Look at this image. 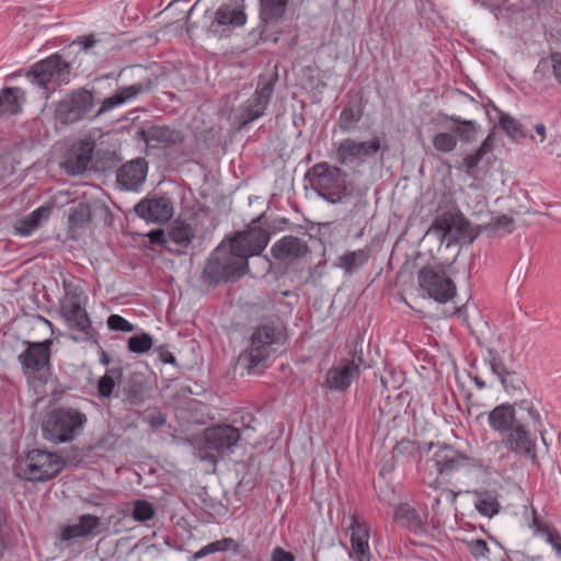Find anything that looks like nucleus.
I'll return each mask as SVG.
<instances>
[{
    "label": "nucleus",
    "instance_id": "nucleus-39",
    "mask_svg": "<svg viewBox=\"0 0 561 561\" xmlns=\"http://www.w3.org/2000/svg\"><path fill=\"white\" fill-rule=\"evenodd\" d=\"M549 69L552 70L554 79L561 84V53H552L549 57L541 58L535 73H545Z\"/></svg>",
    "mask_w": 561,
    "mask_h": 561
},
{
    "label": "nucleus",
    "instance_id": "nucleus-13",
    "mask_svg": "<svg viewBox=\"0 0 561 561\" xmlns=\"http://www.w3.org/2000/svg\"><path fill=\"white\" fill-rule=\"evenodd\" d=\"M380 148L381 141L378 136L364 141L346 137L335 145L333 159L337 167H348L364 162L375 156Z\"/></svg>",
    "mask_w": 561,
    "mask_h": 561
},
{
    "label": "nucleus",
    "instance_id": "nucleus-61",
    "mask_svg": "<svg viewBox=\"0 0 561 561\" xmlns=\"http://www.w3.org/2000/svg\"><path fill=\"white\" fill-rule=\"evenodd\" d=\"M513 556H514V559L511 560V561H542V557L541 556L530 557V556H528L525 552L519 551V550H513Z\"/></svg>",
    "mask_w": 561,
    "mask_h": 561
},
{
    "label": "nucleus",
    "instance_id": "nucleus-34",
    "mask_svg": "<svg viewBox=\"0 0 561 561\" xmlns=\"http://www.w3.org/2000/svg\"><path fill=\"white\" fill-rule=\"evenodd\" d=\"M474 508L484 517L492 518L501 511L499 493L495 490L476 491Z\"/></svg>",
    "mask_w": 561,
    "mask_h": 561
},
{
    "label": "nucleus",
    "instance_id": "nucleus-45",
    "mask_svg": "<svg viewBox=\"0 0 561 561\" xmlns=\"http://www.w3.org/2000/svg\"><path fill=\"white\" fill-rule=\"evenodd\" d=\"M152 337L148 333L133 335L128 339L127 348L131 353L142 354L152 347Z\"/></svg>",
    "mask_w": 561,
    "mask_h": 561
},
{
    "label": "nucleus",
    "instance_id": "nucleus-56",
    "mask_svg": "<svg viewBox=\"0 0 561 561\" xmlns=\"http://www.w3.org/2000/svg\"><path fill=\"white\" fill-rule=\"evenodd\" d=\"M520 409L525 410L528 413V416L531 421V425L534 428H537L538 426H541V415L540 413L535 409L534 404L531 402L522 401L520 402Z\"/></svg>",
    "mask_w": 561,
    "mask_h": 561
},
{
    "label": "nucleus",
    "instance_id": "nucleus-42",
    "mask_svg": "<svg viewBox=\"0 0 561 561\" xmlns=\"http://www.w3.org/2000/svg\"><path fill=\"white\" fill-rule=\"evenodd\" d=\"M499 380L507 393L522 392L526 387L524 376L515 370L508 369Z\"/></svg>",
    "mask_w": 561,
    "mask_h": 561
},
{
    "label": "nucleus",
    "instance_id": "nucleus-24",
    "mask_svg": "<svg viewBox=\"0 0 561 561\" xmlns=\"http://www.w3.org/2000/svg\"><path fill=\"white\" fill-rule=\"evenodd\" d=\"M139 137L150 146L162 144L164 146H175L183 144L185 135L183 130L170 127L168 125H148L138 131Z\"/></svg>",
    "mask_w": 561,
    "mask_h": 561
},
{
    "label": "nucleus",
    "instance_id": "nucleus-14",
    "mask_svg": "<svg viewBox=\"0 0 561 561\" xmlns=\"http://www.w3.org/2000/svg\"><path fill=\"white\" fill-rule=\"evenodd\" d=\"M420 288L432 299L445 304L456 295V285L443 270L423 266L417 272Z\"/></svg>",
    "mask_w": 561,
    "mask_h": 561
},
{
    "label": "nucleus",
    "instance_id": "nucleus-49",
    "mask_svg": "<svg viewBox=\"0 0 561 561\" xmlns=\"http://www.w3.org/2000/svg\"><path fill=\"white\" fill-rule=\"evenodd\" d=\"M106 324L111 331L116 332L128 333L133 332L135 329L134 324L119 314H111L106 320Z\"/></svg>",
    "mask_w": 561,
    "mask_h": 561
},
{
    "label": "nucleus",
    "instance_id": "nucleus-36",
    "mask_svg": "<svg viewBox=\"0 0 561 561\" xmlns=\"http://www.w3.org/2000/svg\"><path fill=\"white\" fill-rule=\"evenodd\" d=\"M420 444L409 438L397 442L391 451L392 461L399 465L411 463L420 454Z\"/></svg>",
    "mask_w": 561,
    "mask_h": 561
},
{
    "label": "nucleus",
    "instance_id": "nucleus-21",
    "mask_svg": "<svg viewBox=\"0 0 561 561\" xmlns=\"http://www.w3.org/2000/svg\"><path fill=\"white\" fill-rule=\"evenodd\" d=\"M351 531V552L350 557L356 561H371V552L369 549L370 527L357 515L351 517L348 526Z\"/></svg>",
    "mask_w": 561,
    "mask_h": 561
},
{
    "label": "nucleus",
    "instance_id": "nucleus-19",
    "mask_svg": "<svg viewBox=\"0 0 561 561\" xmlns=\"http://www.w3.org/2000/svg\"><path fill=\"white\" fill-rule=\"evenodd\" d=\"M135 214L147 222H167L174 213L172 198L167 195H148L134 206Z\"/></svg>",
    "mask_w": 561,
    "mask_h": 561
},
{
    "label": "nucleus",
    "instance_id": "nucleus-1",
    "mask_svg": "<svg viewBox=\"0 0 561 561\" xmlns=\"http://www.w3.org/2000/svg\"><path fill=\"white\" fill-rule=\"evenodd\" d=\"M262 216L242 231L226 237L210 253L203 271L208 285L234 282L249 272V257L260 255L270 242V232L260 226Z\"/></svg>",
    "mask_w": 561,
    "mask_h": 561
},
{
    "label": "nucleus",
    "instance_id": "nucleus-60",
    "mask_svg": "<svg viewBox=\"0 0 561 561\" xmlns=\"http://www.w3.org/2000/svg\"><path fill=\"white\" fill-rule=\"evenodd\" d=\"M542 536H546V541L550 543L552 548L561 541L559 531L553 527H550Z\"/></svg>",
    "mask_w": 561,
    "mask_h": 561
},
{
    "label": "nucleus",
    "instance_id": "nucleus-6",
    "mask_svg": "<svg viewBox=\"0 0 561 561\" xmlns=\"http://www.w3.org/2000/svg\"><path fill=\"white\" fill-rule=\"evenodd\" d=\"M85 300L87 296L82 290H66L65 297L60 300L59 311L68 328L79 333L71 336L75 342L98 344L99 334L84 308Z\"/></svg>",
    "mask_w": 561,
    "mask_h": 561
},
{
    "label": "nucleus",
    "instance_id": "nucleus-7",
    "mask_svg": "<svg viewBox=\"0 0 561 561\" xmlns=\"http://www.w3.org/2000/svg\"><path fill=\"white\" fill-rule=\"evenodd\" d=\"M87 421V415L78 409H54L43 423V436L54 444L71 442L81 434Z\"/></svg>",
    "mask_w": 561,
    "mask_h": 561
},
{
    "label": "nucleus",
    "instance_id": "nucleus-57",
    "mask_svg": "<svg viewBox=\"0 0 561 561\" xmlns=\"http://www.w3.org/2000/svg\"><path fill=\"white\" fill-rule=\"evenodd\" d=\"M271 561H295V556L280 547L273 549Z\"/></svg>",
    "mask_w": 561,
    "mask_h": 561
},
{
    "label": "nucleus",
    "instance_id": "nucleus-25",
    "mask_svg": "<svg viewBox=\"0 0 561 561\" xmlns=\"http://www.w3.org/2000/svg\"><path fill=\"white\" fill-rule=\"evenodd\" d=\"M205 447L222 453L234 446L240 439V432L232 425H217L205 431Z\"/></svg>",
    "mask_w": 561,
    "mask_h": 561
},
{
    "label": "nucleus",
    "instance_id": "nucleus-59",
    "mask_svg": "<svg viewBox=\"0 0 561 561\" xmlns=\"http://www.w3.org/2000/svg\"><path fill=\"white\" fill-rule=\"evenodd\" d=\"M157 352L159 355V359L161 362H163L164 364H171V365L176 364L175 356L169 350H167L164 346L158 347Z\"/></svg>",
    "mask_w": 561,
    "mask_h": 561
},
{
    "label": "nucleus",
    "instance_id": "nucleus-30",
    "mask_svg": "<svg viewBox=\"0 0 561 561\" xmlns=\"http://www.w3.org/2000/svg\"><path fill=\"white\" fill-rule=\"evenodd\" d=\"M394 520L403 528L415 535H424L426 527L417 511L408 503H401L394 508Z\"/></svg>",
    "mask_w": 561,
    "mask_h": 561
},
{
    "label": "nucleus",
    "instance_id": "nucleus-44",
    "mask_svg": "<svg viewBox=\"0 0 561 561\" xmlns=\"http://www.w3.org/2000/svg\"><path fill=\"white\" fill-rule=\"evenodd\" d=\"M156 515L153 504L147 500H136L134 502L131 516L135 520L145 523L152 519Z\"/></svg>",
    "mask_w": 561,
    "mask_h": 561
},
{
    "label": "nucleus",
    "instance_id": "nucleus-3",
    "mask_svg": "<svg viewBox=\"0 0 561 561\" xmlns=\"http://www.w3.org/2000/svg\"><path fill=\"white\" fill-rule=\"evenodd\" d=\"M305 176L312 191L330 204H343L362 196L359 190L347 182V174L337 165L318 162Z\"/></svg>",
    "mask_w": 561,
    "mask_h": 561
},
{
    "label": "nucleus",
    "instance_id": "nucleus-12",
    "mask_svg": "<svg viewBox=\"0 0 561 561\" xmlns=\"http://www.w3.org/2000/svg\"><path fill=\"white\" fill-rule=\"evenodd\" d=\"M65 468V461L55 453L44 449L30 450L20 465V476L32 482H45L56 477Z\"/></svg>",
    "mask_w": 561,
    "mask_h": 561
},
{
    "label": "nucleus",
    "instance_id": "nucleus-23",
    "mask_svg": "<svg viewBox=\"0 0 561 561\" xmlns=\"http://www.w3.org/2000/svg\"><path fill=\"white\" fill-rule=\"evenodd\" d=\"M347 96L350 100L341 111L336 121L340 130L343 133H350L356 128L357 124L364 116L367 104L362 90H358L355 93L348 92Z\"/></svg>",
    "mask_w": 561,
    "mask_h": 561
},
{
    "label": "nucleus",
    "instance_id": "nucleus-37",
    "mask_svg": "<svg viewBox=\"0 0 561 561\" xmlns=\"http://www.w3.org/2000/svg\"><path fill=\"white\" fill-rule=\"evenodd\" d=\"M446 119L454 123L451 131L456 137H459L460 141L471 144L477 139V133L479 129L477 122L463 119L456 115H446Z\"/></svg>",
    "mask_w": 561,
    "mask_h": 561
},
{
    "label": "nucleus",
    "instance_id": "nucleus-63",
    "mask_svg": "<svg viewBox=\"0 0 561 561\" xmlns=\"http://www.w3.org/2000/svg\"><path fill=\"white\" fill-rule=\"evenodd\" d=\"M82 501L93 506H100L103 503V497L100 494L92 493L83 497Z\"/></svg>",
    "mask_w": 561,
    "mask_h": 561
},
{
    "label": "nucleus",
    "instance_id": "nucleus-33",
    "mask_svg": "<svg viewBox=\"0 0 561 561\" xmlns=\"http://www.w3.org/2000/svg\"><path fill=\"white\" fill-rule=\"evenodd\" d=\"M26 101L25 91L18 87L0 90V116L4 113L19 114Z\"/></svg>",
    "mask_w": 561,
    "mask_h": 561
},
{
    "label": "nucleus",
    "instance_id": "nucleus-48",
    "mask_svg": "<svg viewBox=\"0 0 561 561\" xmlns=\"http://www.w3.org/2000/svg\"><path fill=\"white\" fill-rule=\"evenodd\" d=\"M488 228L493 231L502 230L505 233H512L515 230V220L513 217L507 215H501L492 219V221L488 225Z\"/></svg>",
    "mask_w": 561,
    "mask_h": 561
},
{
    "label": "nucleus",
    "instance_id": "nucleus-41",
    "mask_svg": "<svg viewBox=\"0 0 561 561\" xmlns=\"http://www.w3.org/2000/svg\"><path fill=\"white\" fill-rule=\"evenodd\" d=\"M432 144L437 151L449 153L456 149L458 139L451 130L440 131L433 136Z\"/></svg>",
    "mask_w": 561,
    "mask_h": 561
},
{
    "label": "nucleus",
    "instance_id": "nucleus-62",
    "mask_svg": "<svg viewBox=\"0 0 561 561\" xmlns=\"http://www.w3.org/2000/svg\"><path fill=\"white\" fill-rule=\"evenodd\" d=\"M493 145H494L493 135L489 134L477 150L481 151V153L483 156H485L488 152H490L493 149Z\"/></svg>",
    "mask_w": 561,
    "mask_h": 561
},
{
    "label": "nucleus",
    "instance_id": "nucleus-11",
    "mask_svg": "<svg viewBox=\"0 0 561 561\" xmlns=\"http://www.w3.org/2000/svg\"><path fill=\"white\" fill-rule=\"evenodd\" d=\"M350 358H343L336 366H332L325 374V386L333 391L347 390L354 380L360 376V369L369 368L365 362L362 343L354 342Z\"/></svg>",
    "mask_w": 561,
    "mask_h": 561
},
{
    "label": "nucleus",
    "instance_id": "nucleus-28",
    "mask_svg": "<svg viewBox=\"0 0 561 561\" xmlns=\"http://www.w3.org/2000/svg\"><path fill=\"white\" fill-rule=\"evenodd\" d=\"M289 0H259L260 2V20L262 22L261 38L262 42L270 41L265 34L264 26L276 25L285 15Z\"/></svg>",
    "mask_w": 561,
    "mask_h": 561
},
{
    "label": "nucleus",
    "instance_id": "nucleus-55",
    "mask_svg": "<svg viewBox=\"0 0 561 561\" xmlns=\"http://www.w3.org/2000/svg\"><path fill=\"white\" fill-rule=\"evenodd\" d=\"M520 409L525 410L528 413V416L531 421V425L534 428H537L538 426H541V415L540 413L535 409L534 404L531 402L522 401L520 402Z\"/></svg>",
    "mask_w": 561,
    "mask_h": 561
},
{
    "label": "nucleus",
    "instance_id": "nucleus-53",
    "mask_svg": "<svg viewBox=\"0 0 561 561\" xmlns=\"http://www.w3.org/2000/svg\"><path fill=\"white\" fill-rule=\"evenodd\" d=\"M152 430L161 428L167 424V415L161 411H154L144 417Z\"/></svg>",
    "mask_w": 561,
    "mask_h": 561
},
{
    "label": "nucleus",
    "instance_id": "nucleus-54",
    "mask_svg": "<svg viewBox=\"0 0 561 561\" xmlns=\"http://www.w3.org/2000/svg\"><path fill=\"white\" fill-rule=\"evenodd\" d=\"M147 238L150 243L158 244L163 247L165 250L172 252L170 248L167 247L168 238L163 229H153L147 233Z\"/></svg>",
    "mask_w": 561,
    "mask_h": 561
},
{
    "label": "nucleus",
    "instance_id": "nucleus-52",
    "mask_svg": "<svg viewBox=\"0 0 561 561\" xmlns=\"http://www.w3.org/2000/svg\"><path fill=\"white\" fill-rule=\"evenodd\" d=\"M483 158L484 156L481 153V151L476 150L473 153L463 158L461 165L458 167V169L469 172L476 169Z\"/></svg>",
    "mask_w": 561,
    "mask_h": 561
},
{
    "label": "nucleus",
    "instance_id": "nucleus-50",
    "mask_svg": "<svg viewBox=\"0 0 561 561\" xmlns=\"http://www.w3.org/2000/svg\"><path fill=\"white\" fill-rule=\"evenodd\" d=\"M467 549L476 559L485 558L490 552L486 541L480 538L467 541Z\"/></svg>",
    "mask_w": 561,
    "mask_h": 561
},
{
    "label": "nucleus",
    "instance_id": "nucleus-15",
    "mask_svg": "<svg viewBox=\"0 0 561 561\" xmlns=\"http://www.w3.org/2000/svg\"><path fill=\"white\" fill-rule=\"evenodd\" d=\"M501 445L508 451L524 456L533 462H537V444L536 437L531 435L529 424L524 421H517L510 431L502 435Z\"/></svg>",
    "mask_w": 561,
    "mask_h": 561
},
{
    "label": "nucleus",
    "instance_id": "nucleus-29",
    "mask_svg": "<svg viewBox=\"0 0 561 561\" xmlns=\"http://www.w3.org/2000/svg\"><path fill=\"white\" fill-rule=\"evenodd\" d=\"M519 421L516 417L514 405L502 403L488 413L489 426L496 433L503 435Z\"/></svg>",
    "mask_w": 561,
    "mask_h": 561
},
{
    "label": "nucleus",
    "instance_id": "nucleus-22",
    "mask_svg": "<svg viewBox=\"0 0 561 561\" xmlns=\"http://www.w3.org/2000/svg\"><path fill=\"white\" fill-rule=\"evenodd\" d=\"M148 163L138 157L124 163L116 172L117 184L126 191H137L146 181Z\"/></svg>",
    "mask_w": 561,
    "mask_h": 561
},
{
    "label": "nucleus",
    "instance_id": "nucleus-16",
    "mask_svg": "<svg viewBox=\"0 0 561 561\" xmlns=\"http://www.w3.org/2000/svg\"><path fill=\"white\" fill-rule=\"evenodd\" d=\"M274 84L273 79L265 81L260 79L254 93L239 107L238 119L240 127L248 125L264 114L273 95Z\"/></svg>",
    "mask_w": 561,
    "mask_h": 561
},
{
    "label": "nucleus",
    "instance_id": "nucleus-58",
    "mask_svg": "<svg viewBox=\"0 0 561 561\" xmlns=\"http://www.w3.org/2000/svg\"><path fill=\"white\" fill-rule=\"evenodd\" d=\"M98 39L94 37L93 34L79 36L73 42L72 45H79L82 49L89 50L92 48Z\"/></svg>",
    "mask_w": 561,
    "mask_h": 561
},
{
    "label": "nucleus",
    "instance_id": "nucleus-18",
    "mask_svg": "<svg viewBox=\"0 0 561 561\" xmlns=\"http://www.w3.org/2000/svg\"><path fill=\"white\" fill-rule=\"evenodd\" d=\"M245 23L247 14L243 7L222 3L214 12L211 21L207 26V33L218 38L228 37L233 28L241 27Z\"/></svg>",
    "mask_w": 561,
    "mask_h": 561
},
{
    "label": "nucleus",
    "instance_id": "nucleus-8",
    "mask_svg": "<svg viewBox=\"0 0 561 561\" xmlns=\"http://www.w3.org/2000/svg\"><path fill=\"white\" fill-rule=\"evenodd\" d=\"M434 447H436V450L430 460L434 463V467L436 468V474L434 476L432 472H430L428 474L424 472L422 474L423 483L427 484L433 489H438L442 485L438 479L439 476H449L453 472L459 471L462 468L476 466V460L473 458L469 457L463 453H460L451 445L439 442H431L427 444L426 451H431V449Z\"/></svg>",
    "mask_w": 561,
    "mask_h": 561
},
{
    "label": "nucleus",
    "instance_id": "nucleus-2",
    "mask_svg": "<svg viewBox=\"0 0 561 561\" xmlns=\"http://www.w3.org/2000/svg\"><path fill=\"white\" fill-rule=\"evenodd\" d=\"M153 87L154 80L151 78L123 87L113 95L105 98L96 111L93 90H89L85 87L72 89L55 103L54 116L55 119L62 125H72L82 121H93L137 99L141 94L149 93Z\"/></svg>",
    "mask_w": 561,
    "mask_h": 561
},
{
    "label": "nucleus",
    "instance_id": "nucleus-9",
    "mask_svg": "<svg viewBox=\"0 0 561 561\" xmlns=\"http://www.w3.org/2000/svg\"><path fill=\"white\" fill-rule=\"evenodd\" d=\"M70 62L56 53L32 65L26 78L32 84L48 91V98L56 88L70 82Z\"/></svg>",
    "mask_w": 561,
    "mask_h": 561
},
{
    "label": "nucleus",
    "instance_id": "nucleus-27",
    "mask_svg": "<svg viewBox=\"0 0 561 561\" xmlns=\"http://www.w3.org/2000/svg\"><path fill=\"white\" fill-rule=\"evenodd\" d=\"M309 252L307 242L295 236H285L271 248L274 259L283 262H293Z\"/></svg>",
    "mask_w": 561,
    "mask_h": 561
},
{
    "label": "nucleus",
    "instance_id": "nucleus-4",
    "mask_svg": "<svg viewBox=\"0 0 561 561\" xmlns=\"http://www.w3.org/2000/svg\"><path fill=\"white\" fill-rule=\"evenodd\" d=\"M282 331L270 321L253 329L250 344L239 356L240 365L250 375H259L267 367L271 355L276 351L274 345L280 343Z\"/></svg>",
    "mask_w": 561,
    "mask_h": 561
},
{
    "label": "nucleus",
    "instance_id": "nucleus-35",
    "mask_svg": "<svg viewBox=\"0 0 561 561\" xmlns=\"http://www.w3.org/2000/svg\"><path fill=\"white\" fill-rule=\"evenodd\" d=\"M124 379L121 365L113 366L98 380V394L102 399L111 398L115 389L118 388L121 380Z\"/></svg>",
    "mask_w": 561,
    "mask_h": 561
},
{
    "label": "nucleus",
    "instance_id": "nucleus-10",
    "mask_svg": "<svg viewBox=\"0 0 561 561\" xmlns=\"http://www.w3.org/2000/svg\"><path fill=\"white\" fill-rule=\"evenodd\" d=\"M158 391L154 377L146 371L134 370L121 380L115 396L128 408H140L151 401Z\"/></svg>",
    "mask_w": 561,
    "mask_h": 561
},
{
    "label": "nucleus",
    "instance_id": "nucleus-5",
    "mask_svg": "<svg viewBox=\"0 0 561 561\" xmlns=\"http://www.w3.org/2000/svg\"><path fill=\"white\" fill-rule=\"evenodd\" d=\"M23 345V352L18 355L22 375L30 385H46L51 374L53 340L24 341Z\"/></svg>",
    "mask_w": 561,
    "mask_h": 561
},
{
    "label": "nucleus",
    "instance_id": "nucleus-20",
    "mask_svg": "<svg viewBox=\"0 0 561 561\" xmlns=\"http://www.w3.org/2000/svg\"><path fill=\"white\" fill-rule=\"evenodd\" d=\"M95 144L92 139H82L75 144L60 162V168L68 175L85 172L92 161Z\"/></svg>",
    "mask_w": 561,
    "mask_h": 561
},
{
    "label": "nucleus",
    "instance_id": "nucleus-64",
    "mask_svg": "<svg viewBox=\"0 0 561 561\" xmlns=\"http://www.w3.org/2000/svg\"><path fill=\"white\" fill-rule=\"evenodd\" d=\"M394 463H397V462H396V461H392V460H391V461H387V462L381 467L379 474L385 477L386 474L391 473V472L393 471V469H394Z\"/></svg>",
    "mask_w": 561,
    "mask_h": 561
},
{
    "label": "nucleus",
    "instance_id": "nucleus-31",
    "mask_svg": "<svg viewBox=\"0 0 561 561\" xmlns=\"http://www.w3.org/2000/svg\"><path fill=\"white\" fill-rule=\"evenodd\" d=\"M370 254L369 248L346 251L335 260L334 266L342 270L345 275H353L368 263Z\"/></svg>",
    "mask_w": 561,
    "mask_h": 561
},
{
    "label": "nucleus",
    "instance_id": "nucleus-47",
    "mask_svg": "<svg viewBox=\"0 0 561 561\" xmlns=\"http://www.w3.org/2000/svg\"><path fill=\"white\" fill-rule=\"evenodd\" d=\"M233 540L230 539V538H225V539H221V540L213 541V542L204 546L198 551H196L193 557H194L195 560H198V559H202V558H204V557H206L207 554H210V553H215V552H218V551H226V550L229 549L230 543Z\"/></svg>",
    "mask_w": 561,
    "mask_h": 561
},
{
    "label": "nucleus",
    "instance_id": "nucleus-32",
    "mask_svg": "<svg viewBox=\"0 0 561 561\" xmlns=\"http://www.w3.org/2000/svg\"><path fill=\"white\" fill-rule=\"evenodd\" d=\"M51 211V206H41L36 208L16 221V233L23 237L32 234L43 222L48 220Z\"/></svg>",
    "mask_w": 561,
    "mask_h": 561
},
{
    "label": "nucleus",
    "instance_id": "nucleus-40",
    "mask_svg": "<svg viewBox=\"0 0 561 561\" xmlns=\"http://www.w3.org/2000/svg\"><path fill=\"white\" fill-rule=\"evenodd\" d=\"M499 125L510 138L519 139L526 136L523 125L510 114L501 113L499 117Z\"/></svg>",
    "mask_w": 561,
    "mask_h": 561
},
{
    "label": "nucleus",
    "instance_id": "nucleus-51",
    "mask_svg": "<svg viewBox=\"0 0 561 561\" xmlns=\"http://www.w3.org/2000/svg\"><path fill=\"white\" fill-rule=\"evenodd\" d=\"M528 527L533 530L534 535H543L551 526L543 520L537 508L531 507V520Z\"/></svg>",
    "mask_w": 561,
    "mask_h": 561
},
{
    "label": "nucleus",
    "instance_id": "nucleus-17",
    "mask_svg": "<svg viewBox=\"0 0 561 561\" xmlns=\"http://www.w3.org/2000/svg\"><path fill=\"white\" fill-rule=\"evenodd\" d=\"M433 228L435 231L442 232L445 238L455 241L468 240L471 243L478 237V233L472 231L470 221L460 211L442 213L435 218Z\"/></svg>",
    "mask_w": 561,
    "mask_h": 561
},
{
    "label": "nucleus",
    "instance_id": "nucleus-43",
    "mask_svg": "<svg viewBox=\"0 0 561 561\" xmlns=\"http://www.w3.org/2000/svg\"><path fill=\"white\" fill-rule=\"evenodd\" d=\"M68 220L71 227L82 228L91 220V208L85 203H80L70 208Z\"/></svg>",
    "mask_w": 561,
    "mask_h": 561
},
{
    "label": "nucleus",
    "instance_id": "nucleus-38",
    "mask_svg": "<svg viewBox=\"0 0 561 561\" xmlns=\"http://www.w3.org/2000/svg\"><path fill=\"white\" fill-rule=\"evenodd\" d=\"M168 237L176 245L187 248L193 241L195 233L191 225L176 220L173 222Z\"/></svg>",
    "mask_w": 561,
    "mask_h": 561
},
{
    "label": "nucleus",
    "instance_id": "nucleus-46",
    "mask_svg": "<svg viewBox=\"0 0 561 561\" xmlns=\"http://www.w3.org/2000/svg\"><path fill=\"white\" fill-rule=\"evenodd\" d=\"M486 354L488 356L484 357V360L489 364L492 374L500 379L505 373L508 371V368L504 364L503 358L500 356L497 351L494 348H488Z\"/></svg>",
    "mask_w": 561,
    "mask_h": 561
},
{
    "label": "nucleus",
    "instance_id": "nucleus-26",
    "mask_svg": "<svg viewBox=\"0 0 561 561\" xmlns=\"http://www.w3.org/2000/svg\"><path fill=\"white\" fill-rule=\"evenodd\" d=\"M101 533V517L83 514L79 516L77 524L64 526L59 538L61 541H70L77 538L95 537Z\"/></svg>",
    "mask_w": 561,
    "mask_h": 561
}]
</instances>
